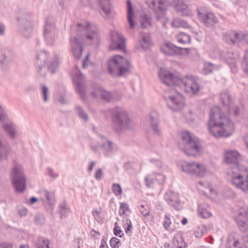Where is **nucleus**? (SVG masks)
Returning <instances> with one entry per match:
<instances>
[{"mask_svg":"<svg viewBox=\"0 0 248 248\" xmlns=\"http://www.w3.org/2000/svg\"><path fill=\"white\" fill-rule=\"evenodd\" d=\"M58 36V30L55 27V23L53 18L48 17L45 21L44 36L47 45L54 44Z\"/></svg>","mask_w":248,"mask_h":248,"instance_id":"obj_8","label":"nucleus"},{"mask_svg":"<svg viewBox=\"0 0 248 248\" xmlns=\"http://www.w3.org/2000/svg\"><path fill=\"white\" fill-rule=\"evenodd\" d=\"M58 61L55 60L51 62L50 64L46 66L47 71H50L52 73L55 72L56 69L58 65Z\"/></svg>","mask_w":248,"mask_h":248,"instance_id":"obj_51","label":"nucleus"},{"mask_svg":"<svg viewBox=\"0 0 248 248\" xmlns=\"http://www.w3.org/2000/svg\"><path fill=\"white\" fill-rule=\"evenodd\" d=\"M171 4L176 13L183 16H191L192 12L187 3V0H172Z\"/></svg>","mask_w":248,"mask_h":248,"instance_id":"obj_16","label":"nucleus"},{"mask_svg":"<svg viewBox=\"0 0 248 248\" xmlns=\"http://www.w3.org/2000/svg\"><path fill=\"white\" fill-rule=\"evenodd\" d=\"M98 5L101 8L100 14L107 19L108 15V0H98Z\"/></svg>","mask_w":248,"mask_h":248,"instance_id":"obj_29","label":"nucleus"},{"mask_svg":"<svg viewBox=\"0 0 248 248\" xmlns=\"http://www.w3.org/2000/svg\"><path fill=\"white\" fill-rule=\"evenodd\" d=\"M171 224V221L170 218L169 217V215H165L164 217V219L163 222V225L164 228L169 231V227Z\"/></svg>","mask_w":248,"mask_h":248,"instance_id":"obj_57","label":"nucleus"},{"mask_svg":"<svg viewBox=\"0 0 248 248\" xmlns=\"http://www.w3.org/2000/svg\"><path fill=\"white\" fill-rule=\"evenodd\" d=\"M112 44L109 45V50L125 51V39L118 32L112 31L111 32Z\"/></svg>","mask_w":248,"mask_h":248,"instance_id":"obj_15","label":"nucleus"},{"mask_svg":"<svg viewBox=\"0 0 248 248\" xmlns=\"http://www.w3.org/2000/svg\"><path fill=\"white\" fill-rule=\"evenodd\" d=\"M240 155L235 150H229L225 152V160L229 166L228 174L231 177V182L236 188L248 193V174L244 175L243 172L247 168L239 163Z\"/></svg>","mask_w":248,"mask_h":248,"instance_id":"obj_1","label":"nucleus"},{"mask_svg":"<svg viewBox=\"0 0 248 248\" xmlns=\"http://www.w3.org/2000/svg\"><path fill=\"white\" fill-rule=\"evenodd\" d=\"M112 191L116 196H120L122 193V188L118 184H113L112 186Z\"/></svg>","mask_w":248,"mask_h":248,"instance_id":"obj_50","label":"nucleus"},{"mask_svg":"<svg viewBox=\"0 0 248 248\" xmlns=\"http://www.w3.org/2000/svg\"><path fill=\"white\" fill-rule=\"evenodd\" d=\"M168 107L173 111H179L184 107V98L179 94L170 96L166 99Z\"/></svg>","mask_w":248,"mask_h":248,"instance_id":"obj_14","label":"nucleus"},{"mask_svg":"<svg viewBox=\"0 0 248 248\" xmlns=\"http://www.w3.org/2000/svg\"><path fill=\"white\" fill-rule=\"evenodd\" d=\"M172 243L174 246L177 248H185V242L181 236H175Z\"/></svg>","mask_w":248,"mask_h":248,"instance_id":"obj_37","label":"nucleus"},{"mask_svg":"<svg viewBox=\"0 0 248 248\" xmlns=\"http://www.w3.org/2000/svg\"><path fill=\"white\" fill-rule=\"evenodd\" d=\"M121 98V95L118 92H114L113 93L109 92V101H117Z\"/></svg>","mask_w":248,"mask_h":248,"instance_id":"obj_59","label":"nucleus"},{"mask_svg":"<svg viewBox=\"0 0 248 248\" xmlns=\"http://www.w3.org/2000/svg\"><path fill=\"white\" fill-rule=\"evenodd\" d=\"M41 200L43 202L45 207L49 213H52L55 206V195L53 192H49L46 190L40 191Z\"/></svg>","mask_w":248,"mask_h":248,"instance_id":"obj_17","label":"nucleus"},{"mask_svg":"<svg viewBox=\"0 0 248 248\" xmlns=\"http://www.w3.org/2000/svg\"><path fill=\"white\" fill-rule=\"evenodd\" d=\"M47 171L49 176L53 179L56 178L58 176V174H56L53 172L52 169L51 168H47Z\"/></svg>","mask_w":248,"mask_h":248,"instance_id":"obj_62","label":"nucleus"},{"mask_svg":"<svg viewBox=\"0 0 248 248\" xmlns=\"http://www.w3.org/2000/svg\"><path fill=\"white\" fill-rule=\"evenodd\" d=\"M235 220L241 232H246L248 231V210L240 211Z\"/></svg>","mask_w":248,"mask_h":248,"instance_id":"obj_20","label":"nucleus"},{"mask_svg":"<svg viewBox=\"0 0 248 248\" xmlns=\"http://www.w3.org/2000/svg\"><path fill=\"white\" fill-rule=\"evenodd\" d=\"M139 211L144 217L148 216L150 214L149 207L147 204L140 205L139 207Z\"/></svg>","mask_w":248,"mask_h":248,"instance_id":"obj_46","label":"nucleus"},{"mask_svg":"<svg viewBox=\"0 0 248 248\" xmlns=\"http://www.w3.org/2000/svg\"><path fill=\"white\" fill-rule=\"evenodd\" d=\"M8 119L7 115L3 112V108L0 106V122L5 121Z\"/></svg>","mask_w":248,"mask_h":248,"instance_id":"obj_63","label":"nucleus"},{"mask_svg":"<svg viewBox=\"0 0 248 248\" xmlns=\"http://www.w3.org/2000/svg\"><path fill=\"white\" fill-rule=\"evenodd\" d=\"M208 128L215 137H228L233 131L234 126L229 117L222 112L219 106H214L210 110Z\"/></svg>","mask_w":248,"mask_h":248,"instance_id":"obj_3","label":"nucleus"},{"mask_svg":"<svg viewBox=\"0 0 248 248\" xmlns=\"http://www.w3.org/2000/svg\"><path fill=\"white\" fill-rule=\"evenodd\" d=\"M71 49L74 57L78 59L81 56L83 47L78 38L73 37L70 39Z\"/></svg>","mask_w":248,"mask_h":248,"instance_id":"obj_23","label":"nucleus"},{"mask_svg":"<svg viewBox=\"0 0 248 248\" xmlns=\"http://www.w3.org/2000/svg\"><path fill=\"white\" fill-rule=\"evenodd\" d=\"M220 101L223 105L224 111L230 113L231 112V95L227 90L222 91L220 93Z\"/></svg>","mask_w":248,"mask_h":248,"instance_id":"obj_25","label":"nucleus"},{"mask_svg":"<svg viewBox=\"0 0 248 248\" xmlns=\"http://www.w3.org/2000/svg\"><path fill=\"white\" fill-rule=\"evenodd\" d=\"M11 179L17 192H23L26 188V177L23 167L14 163L10 173Z\"/></svg>","mask_w":248,"mask_h":248,"instance_id":"obj_7","label":"nucleus"},{"mask_svg":"<svg viewBox=\"0 0 248 248\" xmlns=\"http://www.w3.org/2000/svg\"><path fill=\"white\" fill-rule=\"evenodd\" d=\"M111 121L114 129L116 131L131 129V122L126 111L121 107H115L110 111Z\"/></svg>","mask_w":248,"mask_h":248,"instance_id":"obj_6","label":"nucleus"},{"mask_svg":"<svg viewBox=\"0 0 248 248\" xmlns=\"http://www.w3.org/2000/svg\"><path fill=\"white\" fill-rule=\"evenodd\" d=\"M92 95L94 98L100 96L102 99L107 102L108 101V93L104 91L101 87L97 86L94 88V91L92 93Z\"/></svg>","mask_w":248,"mask_h":248,"instance_id":"obj_26","label":"nucleus"},{"mask_svg":"<svg viewBox=\"0 0 248 248\" xmlns=\"http://www.w3.org/2000/svg\"><path fill=\"white\" fill-rule=\"evenodd\" d=\"M178 146L180 149L188 156L198 155L202 150L199 140L192 138L188 132L181 134Z\"/></svg>","mask_w":248,"mask_h":248,"instance_id":"obj_5","label":"nucleus"},{"mask_svg":"<svg viewBox=\"0 0 248 248\" xmlns=\"http://www.w3.org/2000/svg\"><path fill=\"white\" fill-rule=\"evenodd\" d=\"M2 127L6 133L10 137L14 139L16 136V126L15 124L12 122H9L3 124Z\"/></svg>","mask_w":248,"mask_h":248,"instance_id":"obj_28","label":"nucleus"},{"mask_svg":"<svg viewBox=\"0 0 248 248\" xmlns=\"http://www.w3.org/2000/svg\"><path fill=\"white\" fill-rule=\"evenodd\" d=\"M176 39L180 44L185 45L190 43V37L185 32H180L176 35Z\"/></svg>","mask_w":248,"mask_h":248,"instance_id":"obj_32","label":"nucleus"},{"mask_svg":"<svg viewBox=\"0 0 248 248\" xmlns=\"http://www.w3.org/2000/svg\"><path fill=\"white\" fill-rule=\"evenodd\" d=\"M154 176L156 180L159 184L162 185L165 183L166 180V176L164 174L160 173H155Z\"/></svg>","mask_w":248,"mask_h":248,"instance_id":"obj_53","label":"nucleus"},{"mask_svg":"<svg viewBox=\"0 0 248 248\" xmlns=\"http://www.w3.org/2000/svg\"><path fill=\"white\" fill-rule=\"evenodd\" d=\"M92 214L94 217V219L99 223H102L104 221V217L103 213L98 211L97 210H93L92 212Z\"/></svg>","mask_w":248,"mask_h":248,"instance_id":"obj_45","label":"nucleus"},{"mask_svg":"<svg viewBox=\"0 0 248 248\" xmlns=\"http://www.w3.org/2000/svg\"><path fill=\"white\" fill-rule=\"evenodd\" d=\"M164 199L170 206L176 210H179L182 208L181 202L178 193L172 191H167L165 195Z\"/></svg>","mask_w":248,"mask_h":248,"instance_id":"obj_19","label":"nucleus"},{"mask_svg":"<svg viewBox=\"0 0 248 248\" xmlns=\"http://www.w3.org/2000/svg\"><path fill=\"white\" fill-rule=\"evenodd\" d=\"M199 216L203 218H207L211 217V213L202 206H199L198 209Z\"/></svg>","mask_w":248,"mask_h":248,"instance_id":"obj_43","label":"nucleus"},{"mask_svg":"<svg viewBox=\"0 0 248 248\" xmlns=\"http://www.w3.org/2000/svg\"><path fill=\"white\" fill-rule=\"evenodd\" d=\"M182 170L184 172L198 177H203L206 172V170L203 165L195 162L186 163L183 165Z\"/></svg>","mask_w":248,"mask_h":248,"instance_id":"obj_11","label":"nucleus"},{"mask_svg":"<svg viewBox=\"0 0 248 248\" xmlns=\"http://www.w3.org/2000/svg\"><path fill=\"white\" fill-rule=\"evenodd\" d=\"M75 109L78 116L84 121H87L89 120V117L86 112L83 110V108L79 106H77Z\"/></svg>","mask_w":248,"mask_h":248,"instance_id":"obj_42","label":"nucleus"},{"mask_svg":"<svg viewBox=\"0 0 248 248\" xmlns=\"http://www.w3.org/2000/svg\"><path fill=\"white\" fill-rule=\"evenodd\" d=\"M180 47H177L171 43L167 42L163 45L160 49L162 53L167 56H175L180 53Z\"/></svg>","mask_w":248,"mask_h":248,"instance_id":"obj_24","label":"nucleus"},{"mask_svg":"<svg viewBox=\"0 0 248 248\" xmlns=\"http://www.w3.org/2000/svg\"><path fill=\"white\" fill-rule=\"evenodd\" d=\"M242 67L244 72L248 75V50L245 52L242 62Z\"/></svg>","mask_w":248,"mask_h":248,"instance_id":"obj_47","label":"nucleus"},{"mask_svg":"<svg viewBox=\"0 0 248 248\" xmlns=\"http://www.w3.org/2000/svg\"><path fill=\"white\" fill-rule=\"evenodd\" d=\"M151 129L154 134L157 136L161 135L162 131L159 124V120L156 112H152L150 115Z\"/></svg>","mask_w":248,"mask_h":248,"instance_id":"obj_22","label":"nucleus"},{"mask_svg":"<svg viewBox=\"0 0 248 248\" xmlns=\"http://www.w3.org/2000/svg\"><path fill=\"white\" fill-rule=\"evenodd\" d=\"M235 32L229 34H226L224 35L223 39L228 44L230 45H235L236 44H238V41H237L236 38L234 36V33Z\"/></svg>","mask_w":248,"mask_h":248,"instance_id":"obj_40","label":"nucleus"},{"mask_svg":"<svg viewBox=\"0 0 248 248\" xmlns=\"http://www.w3.org/2000/svg\"><path fill=\"white\" fill-rule=\"evenodd\" d=\"M140 41L141 46L146 48L151 44V39L148 33L140 32Z\"/></svg>","mask_w":248,"mask_h":248,"instance_id":"obj_31","label":"nucleus"},{"mask_svg":"<svg viewBox=\"0 0 248 248\" xmlns=\"http://www.w3.org/2000/svg\"><path fill=\"white\" fill-rule=\"evenodd\" d=\"M48 244L49 242L47 239H40L36 242V248H49Z\"/></svg>","mask_w":248,"mask_h":248,"instance_id":"obj_49","label":"nucleus"},{"mask_svg":"<svg viewBox=\"0 0 248 248\" xmlns=\"http://www.w3.org/2000/svg\"><path fill=\"white\" fill-rule=\"evenodd\" d=\"M127 18L129 25L130 29H133L135 27V24L133 20L134 12L132 8V3L130 0L127 1Z\"/></svg>","mask_w":248,"mask_h":248,"instance_id":"obj_27","label":"nucleus"},{"mask_svg":"<svg viewBox=\"0 0 248 248\" xmlns=\"http://www.w3.org/2000/svg\"><path fill=\"white\" fill-rule=\"evenodd\" d=\"M20 29L22 34L25 37H29L32 31V27L31 22H28V24L20 25Z\"/></svg>","mask_w":248,"mask_h":248,"instance_id":"obj_33","label":"nucleus"},{"mask_svg":"<svg viewBox=\"0 0 248 248\" xmlns=\"http://www.w3.org/2000/svg\"><path fill=\"white\" fill-rule=\"evenodd\" d=\"M219 67L217 65H215L211 62H207L204 64L203 68V72L204 74H209L213 72L214 70L218 69Z\"/></svg>","mask_w":248,"mask_h":248,"instance_id":"obj_41","label":"nucleus"},{"mask_svg":"<svg viewBox=\"0 0 248 248\" xmlns=\"http://www.w3.org/2000/svg\"><path fill=\"white\" fill-rule=\"evenodd\" d=\"M234 37L238 41V44H246L248 45V32L246 33L235 32Z\"/></svg>","mask_w":248,"mask_h":248,"instance_id":"obj_35","label":"nucleus"},{"mask_svg":"<svg viewBox=\"0 0 248 248\" xmlns=\"http://www.w3.org/2000/svg\"><path fill=\"white\" fill-rule=\"evenodd\" d=\"M11 151L10 146L5 140L3 134L0 133V161L7 160Z\"/></svg>","mask_w":248,"mask_h":248,"instance_id":"obj_21","label":"nucleus"},{"mask_svg":"<svg viewBox=\"0 0 248 248\" xmlns=\"http://www.w3.org/2000/svg\"><path fill=\"white\" fill-rule=\"evenodd\" d=\"M109 245L112 248H118L120 245V240L116 237H112L109 240Z\"/></svg>","mask_w":248,"mask_h":248,"instance_id":"obj_58","label":"nucleus"},{"mask_svg":"<svg viewBox=\"0 0 248 248\" xmlns=\"http://www.w3.org/2000/svg\"><path fill=\"white\" fill-rule=\"evenodd\" d=\"M227 248H242V244L238 240H235L232 246Z\"/></svg>","mask_w":248,"mask_h":248,"instance_id":"obj_64","label":"nucleus"},{"mask_svg":"<svg viewBox=\"0 0 248 248\" xmlns=\"http://www.w3.org/2000/svg\"><path fill=\"white\" fill-rule=\"evenodd\" d=\"M59 211L61 213V218L66 217L70 212V209L67 207L65 202H62L59 205Z\"/></svg>","mask_w":248,"mask_h":248,"instance_id":"obj_38","label":"nucleus"},{"mask_svg":"<svg viewBox=\"0 0 248 248\" xmlns=\"http://www.w3.org/2000/svg\"><path fill=\"white\" fill-rule=\"evenodd\" d=\"M45 217L42 214H37L34 217V222L37 224H42L45 222Z\"/></svg>","mask_w":248,"mask_h":248,"instance_id":"obj_56","label":"nucleus"},{"mask_svg":"<svg viewBox=\"0 0 248 248\" xmlns=\"http://www.w3.org/2000/svg\"><path fill=\"white\" fill-rule=\"evenodd\" d=\"M77 26V35L86 44L97 46L100 43V36L97 27L93 24L85 22L78 23Z\"/></svg>","mask_w":248,"mask_h":248,"instance_id":"obj_4","label":"nucleus"},{"mask_svg":"<svg viewBox=\"0 0 248 248\" xmlns=\"http://www.w3.org/2000/svg\"><path fill=\"white\" fill-rule=\"evenodd\" d=\"M158 76L165 85L179 87L185 92L191 94H196L202 88L199 79L193 76H186L183 78L176 76L164 68H160Z\"/></svg>","mask_w":248,"mask_h":248,"instance_id":"obj_2","label":"nucleus"},{"mask_svg":"<svg viewBox=\"0 0 248 248\" xmlns=\"http://www.w3.org/2000/svg\"><path fill=\"white\" fill-rule=\"evenodd\" d=\"M149 8L152 9L158 20H161L165 16V1L163 0H148L146 1Z\"/></svg>","mask_w":248,"mask_h":248,"instance_id":"obj_12","label":"nucleus"},{"mask_svg":"<svg viewBox=\"0 0 248 248\" xmlns=\"http://www.w3.org/2000/svg\"><path fill=\"white\" fill-rule=\"evenodd\" d=\"M123 225L125 232L127 234H130L132 232L133 229L132 224L130 219L127 217H125L124 218Z\"/></svg>","mask_w":248,"mask_h":248,"instance_id":"obj_36","label":"nucleus"},{"mask_svg":"<svg viewBox=\"0 0 248 248\" xmlns=\"http://www.w3.org/2000/svg\"><path fill=\"white\" fill-rule=\"evenodd\" d=\"M171 24L172 27L175 28H187L188 26L186 22L178 18L174 19Z\"/></svg>","mask_w":248,"mask_h":248,"instance_id":"obj_39","label":"nucleus"},{"mask_svg":"<svg viewBox=\"0 0 248 248\" xmlns=\"http://www.w3.org/2000/svg\"><path fill=\"white\" fill-rule=\"evenodd\" d=\"M110 62L119 66L118 73V75L119 77L123 76L128 72L130 62L122 56L120 55H114L112 57L111 60L109 59V62Z\"/></svg>","mask_w":248,"mask_h":248,"instance_id":"obj_13","label":"nucleus"},{"mask_svg":"<svg viewBox=\"0 0 248 248\" xmlns=\"http://www.w3.org/2000/svg\"><path fill=\"white\" fill-rule=\"evenodd\" d=\"M92 130L93 132L96 133L98 135L99 137H100V139L102 140L100 145L101 147L104 148L108 144V140L102 134L99 133L98 129L93 126V127Z\"/></svg>","mask_w":248,"mask_h":248,"instance_id":"obj_44","label":"nucleus"},{"mask_svg":"<svg viewBox=\"0 0 248 248\" xmlns=\"http://www.w3.org/2000/svg\"><path fill=\"white\" fill-rule=\"evenodd\" d=\"M129 210V206L127 203L125 202L121 203L119 209V214L120 216L124 215L126 212Z\"/></svg>","mask_w":248,"mask_h":248,"instance_id":"obj_52","label":"nucleus"},{"mask_svg":"<svg viewBox=\"0 0 248 248\" xmlns=\"http://www.w3.org/2000/svg\"><path fill=\"white\" fill-rule=\"evenodd\" d=\"M16 19L20 25L28 24V22H31L30 16L25 12H20Z\"/></svg>","mask_w":248,"mask_h":248,"instance_id":"obj_34","label":"nucleus"},{"mask_svg":"<svg viewBox=\"0 0 248 248\" xmlns=\"http://www.w3.org/2000/svg\"><path fill=\"white\" fill-rule=\"evenodd\" d=\"M10 62L9 59L5 53H2L0 57V64L1 66L6 65Z\"/></svg>","mask_w":248,"mask_h":248,"instance_id":"obj_54","label":"nucleus"},{"mask_svg":"<svg viewBox=\"0 0 248 248\" xmlns=\"http://www.w3.org/2000/svg\"><path fill=\"white\" fill-rule=\"evenodd\" d=\"M198 17L201 22L208 28H213L218 23V18L215 14L204 7L197 9Z\"/></svg>","mask_w":248,"mask_h":248,"instance_id":"obj_9","label":"nucleus"},{"mask_svg":"<svg viewBox=\"0 0 248 248\" xmlns=\"http://www.w3.org/2000/svg\"><path fill=\"white\" fill-rule=\"evenodd\" d=\"M141 27L143 29H149L152 26V19L150 16L143 15L140 19Z\"/></svg>","mask_w":248,"mask_h":248,"instance_id":"obj_30","label":"nucleus"},{"mask_svg":"<svg viewBox=\"0 0 248 248\" xmlns=\"http://www.w3.org/2000/svg\"><path fill=\"white\" fill-rule=\"evenodd\" d=\"M73 81L76 85V90L80 95L82 99L86 98V85L84 82V77L83 74L78 71L73 77Z\"/></svg>","mask_w":248,"mask_h":248,"instance_id":"obj_18","label":"nucleus"},{"mask_svg":"<svg viewBox=\"0 0 248 248\" xmlns=\"http://www.w3.org/2000/svg\"><path fill=\"white\" fill-rule=\"evenodd\" d=\"M41 92L43 101L45 102H47L49 99L48 89L45 85H42Z\"/></svg>","mask_w":248,"mask_h":248,"instance_id":"obj_48","label":"nucleus"},{"mask_svg":"<svg viewBox=\"0 0 248 248\" xmlns=\"http://www.w3.org/2000/svg\"><path fill=\"white\" fill-rule=\"evenodd\" d=\"M145 185L148 187H151L153 186L154 180L151 175L149 174L146 176L144 179Z\"/></svg>","mask_w":248,"mask_h":248,"instance_id":"obj_55","label":"nucleus"},{"mask_svg":"<svg viewBox=\"0 0 248 248\" xmlns=\"http://www.w3.org/2000/svg\"><path fill=\"white\" fill-rule=\"evenodd\" d=\"M104 173L103 172L102 170L101 169H98L95 174V178L98 180H100L103 177Z\"/></svg>","mask_w":248,"mask_h":248,"instance_id":"obj_60","label":"nucleus"},{"mask_svg":"<svg viewBox=\"0 0 248 248\" xmlns=\"http://www.w3.org/2000/svg\"><path fill=\"white\" fill-rule=\"evenodd\" d=\"M114 233L115 235L122 237L124 233L118 226H115L113 229Z\"/></svg>","mask_w":248,"mask_h":248,"instance_id":"obj_61","label":"nucleus"},{"mask_svg":"<svg viewBox=\"0 0 248 248\" xmlns=\"http://www.w3.org/2000/svg\"><path fill=\"white\" fill-rule=\"evenodd\" d=\"M49 53L45 50L37 52L35 62L37 73L41 76L45 77L47 72L46 63L49 60Z\"/></svg>","mask_w":248,"mask_h":248,"instance_id":"obj_10","label":"nucleus"}]
</instances>
